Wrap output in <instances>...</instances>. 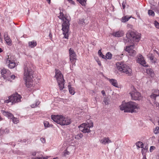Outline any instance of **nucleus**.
Returning <instances> with one entry per match:
<instances>
[{
	"label": "nucleus",
	"mask_w": 159,
	"mask_h": 159,
	"mask_svg": "<svg viewBox=\"0 0 159 159\" xmlns=\"http://www.w3.org/2000/svg\"><path fill=\"white\" fill-rule=\"evenodd\" d=\"M16 77V76L14 75H12L10 76V79L11 78L12 79H14ZM10 80V79H9V80Z\"/></svg>",
	"instance_id": "09e8293b"
},
{
	"label": "nucleus",
	"mask_w": 159,
	"mask_h": 159,
	"mask_svg": "<svg viewBox=\"0 0 159 159\" xmlns=\"http://www.w3.org/2000/svg\"><path fill=\"white\" fill-rule=\"evenodd\" d=\"M49 36L50 37H51V36H52V35H51V34H50L49 35Z\"/></svg>",
	"instance_id": "69168bd1"
},
{
	"label": "nucleus",
	"mask_w": 159,
	"mask_h": 159,
	"mask_svg": "<svg viewBox=\"0 0 159 159\" xmlns=\"http://www.w3.org/2000/svg\"><path fill=\"white\" fill-rule=\"evenodd\" d=\"M154 132L155 134H157L159 133V127H156L154 130Z\"/></svg>",
	"instance_id": "f704fd0d"
},
{
	"label": "nucleus",
	"mask_w": 159,
	"mask_h": 159,
	"mask_svg": "<svg viewBox=\"0 0 159 159\" xmlns=\"http://www.w3.org/2000/svg\"><path fill=\"white\" fill-rule=\"evenodd\" d=\"M112 34L115 37H120L123 36L124 32L122 30H119L116 32H113Z\"/></svg>",
	"instance_id": "2eb2a0df"
},
{
	"label": "nucleus",
	"mask_w": 159,
	"mask_h": 159,
	"mask_svg": "<svg viewBox=\"0 0 159 159\" xmlns=\"http://www.w3.org/2000/svg\"><path fill=\"white\" fill-rule=\"evenodd\" d=\"M83 136L82 134L81 133H79L77 135H75V139H79L80 138H82Z\"/></svg>",
	"instance_id": "c756f323"
},
{
	"label": "nucleus",
	"mask_w": 159,
	"mask_h": 159,
	"mask_svg": "<svg viewBox=\"0 0 159 159\" xmlns=\"http://www.w3.org/2000/svg\"><path fill=\"white\" fill-rule=\"evenodd\" d=\"M100 57H102V58H103L106 59V58H105L106 56H104V55H103V54H102V55Z\"/></svg>",
	"instance_id": "6e6d98bb"
},
{
	"label": "nucleus",
	"mask_w": 159,
	"mask_h": 159,
	"mask_svg": "<svg viewBox=\"0 0 159 159\" xmlns=\"http://www.w3.org/2000/svg\"><path fill=\"white\" fill-rule=\"evenodd\" d=\"M85 22L84 21V19H80L79 20L78 23L80 25H84L85 24Z\"/></svg>",
	"instance_id": "473e14b6"
},
{
	"label": "nucleus",
	"mask_w": 159,
	"mask_h": 159,
	"mask_svg": "<svg viewBox=\"0 0 159 159\" xmlns=\"http://www.w3.org/2000/svg\"><path fill=\"white\" fill-rule=\"evenodd\" d=\"M154 25L156 28L159 29V23L157 21H155L154 22Z\"/></svg>",
	"instance_id": "4c0bfd02"
},
{
	"label": "nucleus",
	"mask_w": 159,
	"mask_h": 159,
	"mask_svg": "<svg viewBox=\"0 0 159 159\" xmlns=\"http://www.w3.org/2000/svg\"><path fill=\"white\" fill-rule=\"evenodd\" d=\"M4 38L7 43L8 45L11 44V40L9 37H8L7 34H5L4 35Z\"/></svg>",
	"instance_id": "aec40b11"
},
{
	"label": "nucleus",
	"mask_w": 159,
	"mask_h": 159,
	"mask_svg": "<svg viewBox=\"0 0 159 159\" xmlns=\"http://www.w3.org/2000/svg\"><path fill=\"white\" fill-rule=\"evenodd\" d=\"M40 103L39 101H37L35 104H33L31 106V107L34 108L36 107L38 105H39Z\"/></svg>",
	"instance_id": "c9c22d12"
},
{
	"label": "nucleus",
	"mask_w": 159,
	"mask_h": 159,
	"mask_svg": "<svg viewBox=\"0 0 159 159\" xmlns=\"http://www.w3.org/2000/svg\"><path fill=\"white\" fill-rule=\"evenodd\" d=\"M112 54L110 52H107L106 55V58L107 59H111V58Z\"/></svg>",
	"instance_id": "cd10ccee"
},
{
	"label": "nucleus",
	"mask_w": 159,
	"mask_h": 159,
	"mask_svg": "<svg viewBox=\"0 0 159 159\" xmlns=\"http://www.w3.org/2000/svg\"><path fill=\"white\" fill-rule=\"evenodd\" d=\"M10 100L11 102L13 103L21 102V96L18 94L17 93H16L12 95L9 96Z\"/></svg>",
	"instance_id": "9d476101"
},
{
	"label": "nucleus",
	"mask_w": 159,
	"mask_h": 159,
	"mask_svg": "<svg viewBox=\"0 0 159 159\" xmlns=\"http://www.w3.org/2000/svg\"><path fill=\"white\" fill-rule=\"evenodd\" d=\"M93 127V123L91 122L89 123H83L79 126V130L84 133H89L90 131V128Z\"/></svg>",
	"instance_id": "6e6552de"
},
{
	"label": "nucleus",
	"mask_w": 159,
	"mask_h": 159,
	"mask_svg": "<svg viewBox=\"0 0 159 159\" xmlns=\"http://www.w3.org/2000/svg\"><path fill=\"white\" fill-rule=\"evenodd\" d=\"M148 13L150 16H154L155 15V13L152 10H149L148 11Z\"/></svg>",
	"instance_id": "72a5a7b5"
},
{
	"label": "nucleus",
	"mask_w": 159,
	"mask_h": 159,
	"mask_svg": "<svg viewBox=\"0 0 159 159\" xmlns=\"http://www.w3.org/2000/svg\"><path fill=\"white\" fill-rule=\"evenodd\" d=\"M51 118L55 122L61 125H69L71 122L70 118L61 115H52Z\"/></svg>",
	"instance_id": "39448f33"
},
{
	"label": "nucleus",
	"mask_w": 159,
	"mask_h": 159,
	"mask_svg": "<svg viewBox=\"0 0 159 159\" xmlns=\"http://www.w3.org/2000/svg\"><path fill=\"white\" fill-rule=\"evenodd\" d=\"M154 51L155 52L157 53V54L159 55V53L157 51H156V50H154Z\"/></svg>",
	"instance_id": "13d9d810"
},
{
	"label": "nucleus",
	"mask_w": 159,
	"mask_h": 159,
	"mask_svg": "<svg viewBox=\"0 0 159 159\" xmlns=\"http://www.w3.org/2000/svg\"><path fill=\"white\" fill-rule=\"evenodd\" d=\"M9 102H11L10 100L9 96L8 97V99L6 100L5 101V102L8 103Z\"/></svg>",
	"instance_id": "49530a36"
},
{
	"label": "nucleus",
	"mask_w": 159,
	"mask_h": 159,
	"mask_svg": "<svg viewBox=\"0 0 159 159\" xmlns=\"http://www.w3.org/2000/svg\"><path fill=\"white\" fill-rule=\"evenodd\" d=\"M130 18V17H128L127 16H124L121 18V21L122 22H125L128 21Z\"/></svg>",
	"instance_id": "bb28decb"
},
{
	"label": "nucleus",
	"mask_w": 159,
	"mask_h": 159,
	"mask_svg": "<svg viewBox=\"0 0 159 159\" xmlns=\"http://www.w3.org/2000/svg\"><path fill=\"white\" fill-rule=\"evenodd\" d=\"M109 81L114 86L118 87V84L116 80L114 79H110Z\"/></svg>",
	"instance_id": "5701e85b"
},
{
	"label": "nucleus",
	"mask_w": 159,
	"mask_h": 159,
	"mask_svg": "<svg viewBox=\"0 0 159 159\" xmlns=\"http://www.w3.org/2000/svg\"><path fill=\"white\" fill-rule=\"evenodd\" d=\"M15 59L14 56L11 55L7 56L6 58V63L8 64L9 62L15 61Z\"/></svg>",
	"instance_id": "f3484780"
},
{
	"label": "nucleus",
	"mask_w": 159,
	"mask_h": 159,
	"mask_svg": "<svg viewBox=\"0 0 159 159\" xmlns=\"http://www.w3.org/2000/svg\"><path fill=\"white\" fill-rule=\"evenodd\" d=\"M68 87L69 88V92L70 94L73 95H74L75 93L74 88L71 87L70 85H68Z\"/></svg>",
	"instance_id": "a878e982"
},
{
	"label": "nucleus",
	"mask_w": 159,
	"mask_h": 159,
	"mask_svg": "<svg viewBox=\"0 0 159 159\" xmlns=\"http://www.w3.org/2000/svg\"><path fill=\"white\" fill-rule=\"evenodd\" d=\"M126 38L124 39L125 43L132 41L138 42L140 40V34L131 31H129L126 34Z\"/></svg>",
	"instance_id": "20e7f679"
},
{
	"label": "nucleus",
	"mask_w": 159,
	"mask_h": 159,
	"mask_svg": "<svg viewBox=\"0 0 159 159\" xmlns=\"http://www.w3.org/2000/svg\"><path fill=\"white\" fill-rule=\"evenodd\" d=\"M98 53L99 55L100 56H101L102 55V54L101 52V50H100L98 51Z\"/></svg>",
	"instance_id": "8fccbe9b"
},
{
	"label": "nucleus",
	"mask_w": 159,
	"mask_h": 159,
	"mask_svg": "<svg viewBox=\"0 0 159 159\" xmlns=\"http://www.w3.org/2000/svg\"><path fill=\"white\" fill-rule=\"evenodd\" d=\"M143 159H147L145 157V156H144L143 157Z\"/></svg>",
	"instance_id": "e2e57ef3"
},
{
	"label": "nucleus",
	"mask_w": 159,
	"mask_h": 159,
	"mask_svg": "<svg viewBox=\"0 0 159 159\" xmlns=\"http://www.w3.org/2000/svg\"><path fill=\"white\" fill-rule=\"evenodd\" d=\"M152 91L153 93L150 95V97L155 100L156 97L159 96V90L153 89Z\"/></svg>",
	"instance_id": "4468645a"
},
{
	"label": "nucleus",
	"mask_w": 159,
	"mask_h": 159,
	"mask_svg": "<svg viewBox=\"0 0 159 159\" xmlns=\"http://www.w3.org/2000/svg\"><path fill=\"white\" fill-rule=\"evenodd\" d=\"M70 57V61L72 64V66H75V62L76 61V54L74 50L70 48L69 49Z\"/></svg>",
	"instance_id": "f8f14e48"
},
{
	"label": "nucleus",
	"mask_w": 159,
	"mask_h": 159,
	"mask_svg": "<svg viewBox=\"0 0 159 159\" xmlns=\"http://www.w3.org/2000/svg\"><path fill=\"white\" fill-rule=\"evenodd\" d=\"M11 119H12V120L14 123L17 124L19 122V120L18 118L15 117L13 116V117Z\"/></svg>",
	"instance_id": "7c9ffc66"
},
{
	"label": "nucleus",
	"mask_w": 159,
	"mask_h": 159,
	"mask_svg": "<svg viewBox=\"0 0 159 159\" xmlns=\"http://www.w3.org/2000/svg\"><path fill=\"white\" fill-rule=\"evenodd\" d=\"M132 99L134 100H139L142 98L140 93L136 90L132 91L129 93Z\"/></svg>",
	"instance_id": "9b49d317"
},
{
	"label": "nucleus",
	"mask_w": 159,
	"mask_h": 159,
	"mask_svg": "<svg viewBox=\"0 0 159 159\" xmlns=\"http://www.w3.org/2000/svg\"><path fill=\"white\" fill-rule=\"evenodd\" d=\"M50 1L51 0H47V2L49 4H50Z\"/></svg>",
	"instance_id": "4d7b16f0"
},
{
	"label": "nucleus",
	"mask_w": 159,
	"mask_h": 159,
	"mask_svg": "<svg viewBox=\"0 0 159 159\" xmlns=\"http://www.w3.org/2000/svg\"><path fill=\"white\" fill-rule=\"evenodd\" d=\"M155 149V147L154 146H151L150 149V152H152Z\"/></svg>",
	"instance_id": "ea45409f"
},
{
	"label": "nucleus",
	"mask_w": 159,
	"mask_h": 159,
	"mask_svg": "<svg viewBox=\"0 0 159 159\" xmlns=\"http://www.w3.org/2000/svg\"><path fill=\"white\" fill-rule=\"evenodd\" d=\"M29 46L30 48H33L37 45V43L35 41L33 40L28 42Z\"/></svg>",
	"instance_id": "412c9836"
},
{
	"label": "nucleus",
	"mask_w": 159,
	"mask_h": 159,
	"mask_svg": "<svg viewBox=\"0 0 159 159\" xmlns=\"http://www.w3.org/2000/svg\"><path fill=\"white\" fill-rule=\"evenodd\" d=\"M44 124L45 127H49V125H50L48 122L46 121L44 122Z\"/></svg>",
	"instance_id": "e433bc0d"
},
{
	"label": "nucleus",
	"mask_w": 159,
	"mask_h": 159,
	"mask_svg": "<svg viewBox=\"0 0 159 159\" xmlns=\"http://www.w3.org/2000/svg\"><path fill=\"white\" fill-rule=\"evenodd\" d=\"M120 109L125 112L131 113L137 112L139 109L138 104L134 102L130 101L126 103L122 102L120 106Z\"/></svg>",
	"instance_id": "f257e3e1"
},
{
	"label": "nucleus",
	"mask_w": 159,
	"mask_h": 159,
	"mask_svg": "<svg viewBox=\"0 0 159 159\" xmlns=\"http://www.w3.org/2000/svg\"><path fill=\"white\" fill-rule=\"evenodd\" d=\"M60 15L58 16L60 19L62 20L63 21V23L62 25V30L64 37L65 38L68 39L69 35L70 33L69 30V20L64 16L62 12H60Z\"/></svg>",
	"instance_id": "7ed1b4c3"
},
{
	"label": "nucleus",
	"mask_w": 159,
	"mask_h": 159,
	"mask_svg": "<svg viewBox=\"0 0 159 159\" xmlns=\"http://www.w3.org/2000/svg\"><path fill=\"white\" fill-rule=\"evenodd\" d=\"M57 159V158H54L53 159Z\"/></svg>",
	"instance_id": "774afa93"
},
{
	"label": "nucleus",
	"mask_w": 159,
	"mask_h": 159,
	"mask_svg": "<svg viewBox=\"0 0 159 159\" xmlns=\"http://www.w3.org/2000/svg\"><path fill=\"white\" fill-rule=\"evenodd\" d=\"M2 50L0 48V52H2Z\"/></svg>",
	"instance_id": "052dcab7"
},
{
	"label": "nucleus",
	"mask_w": 159,
	"mask_h": 159,
	"mask_svg": "<svg viewBox=\"0 0 159 159\" xmlns=\"http://www.w3.org/2000/svg\"><path fill=\"white\" fill-rule=\"evenodd\" d=\"M146 73L150 75H152L153 73V70L150 68L147 69H146Z\"/></svg>",
	"instance_id": "c85d7f7f"
},
{
	"label": "nucleus",
	"mask_w": 159,
	"mask_h": 159,
	"mask_svg": "<svg viewBox=\"0 0 159 159\" xmlns=\"http://www.w3.org/2000/svg\"><path fill=\"white\" fill-rule=\"evenodd\" d=\"M116 65L117 69L119 71H122L128 75L130 76L131 75L132 69L125 63L122 62H118L116 63Z\"/></svg>",
	"instance_id": "423d86ee"
},
{
	"label": "nucleus",
	"mask_w": 159,
	"mask_h": 159,
	"mask_svg": "<svg viewBox=\"0 0 159 159\" xmlns=\"http://www.w3.org/2000/svg\"><path fill=\"white\" fill-rule=\"evenodd\" d=\"M137 62L145 67H148V65L146 64L143 57L141 54H139L138 56L137 60Z\"/></svg>",
	"instance_id": "ddd939ff"
},
{
	"label": "nucleus",
	"mask_w": 159,
	"mask_h": 159,
	"mask_svg": "<svg viewBox=\"0 0 159 159\" xmlns=\"http://www.w3.org/2000/svg\"><path fill=\"white\" fill-rule=\"evenodd\" d=\"M56 75L55 76L56 78L57 82L60 90H62L64 88V82L63 76L59 70H56Z\"/></svg>",
	"instance_id": "0eeeda50"
},
{
	"label": "nucleus",
	"mask_w": 159,
	"mask_h": 159,
	"mask_svg": "<svg viewBox=\"0 0 159 159\" xmlns=\"http://www.w3.org/2000/svg\"><path fill=\"white\" fill-rule=\"evenodd\" d=\"M4 133V131L1 129H0V135H1Z\"/></svg>",
	"instance_id": "603ef678"
},
{
	"label": "nucleus",
	"mask_w": 159,
	"mask_h": 159,
	"mask_svg": "<svg viewBox=\"0 0 159 159\" xmlns=\"http://www.w3.org/2000/svg\"><path fill=\"white\" fill-rule=\"evenodd\" d=\"M46 158L44 157H36L35 158H32V159H46Z\"/></svg>",
	"instance_id": "37998d69"
},
{
	"label": "nucleus",
	"mask_w": 159,
	"mask_h": 159,
	"mask_svg": "<svg viewBox=\"0 0 159 159\" xmlns=\"http://www.w3.org/2000/svg\"><path fill=\"white\" fill-rule=\"evenodd\" d=\"M10 75V73H9V74H6V76H7V77H6L5 78H4V79H7V80H9V79H10V76L9 75Z\"/></svg>",
	"instance_id": "a19ab883"
},
{
	"label": "nucleus",
	"mask_w": 159,
	"mask_h": 159,
	"mask_svg": "<svg viewBox=\"0 0 159 159\" xmlns=\"http://www.w3.org/2000/svg\"><path fill=\"white\" fill-rule=\"evenodd\" d=\"M8 64V67L10 69L13 68L16 66V64L14 61L9 62Z\"/></svg>",
	"instance_id": "393cba45"
},
{
	"label": "nucleus",
	"mask_w": 159,
	"mask_h": 159,
	"mask_svg": "<svg viewBox=\"0 0 159 159\" xmlns=\"http://www.w3.org/2000/svg\"><path fill=\"white\" fill-rule=\"evenodd\" d=\"M70 154V152H69L67 151H65L64 152V156H66L67 155H69Z\"/></svg>",
	"instance_id": "79ce46f5"
},
{
	"label": "nucleus",
	"mask_w": 159,
	"mask_h": 159,
	"mask_svg": "<svg viewBox=\"0 0 159 159\" xmlns=\"http://www.w3.org/2000/svg\"><path fill=\"white\" fill-rule=\"evenodd\" d=\"M97 62H98V64L99 65V66H101V61H97Z\"/></svg>",
	"instance_id": "5fc2aeb1"
},
{
	"label": "nucleus",
	"mask_w": 159,
	"mask_h": 159,
	"mask_svg": "<svg viewBox=\"0 0 159 159\" xmlns=\"http://www.w3.org/2000/svg\"><path fill=\"white\" fill-rule=\"evenodd\" d=\"M1 71L2 76L3 78H5L7 77L6 74H9L10 73L9 70H7L5 69H3L1 70Z\"/></svg>",
	"instance_id": "6ab92c4d"
},
{
	"label": "nucleus",
	"mask_w": 159,
	"mask_h": 159,
	"mask_svg": "<svg viewBox=\"0 0 159 159\" xmlns=\"http://www.w3.org/2000/svg\"><path fill=\"white\" fill-rule=\"evenodd\" d=\"M127 27L128 28H129L131 29L133 27V25H131V24H128L127 25Z\"/></svg>",
	"instance_id": "a18cd8bd"
},
{
	"label": "nucleus",
	"mask_w": 159,
	"mask_h": 159,
	"mask_svg": "<svg viewBox=\"0 0 159 159\" xmlns=\"http://www.w3.org/2000/svg\"><path fill=\"white\" fill-rule=\"evenodd\" d=\"M155 11H157V12H159V11H158L157 9H155Z\"/></svg>",
	"instance_id": "bf43d9fd"
},
{
	"label": "nucleus",
	"mask_w": 159,
	"mask_h": 159,
	"mask_svg": "<svg viewBox=\"0 0 159 159\" xmlns=\"http://www.w3.org/2000/svg\"><path fill=\"white\" fill-rule=\"evenodd\" d=\"M136 146L139 148H143V149L142 150V152H143V150L145 149L143 148V143L139 141L136 143Z\"/></svg>",
	"instance_id": "b1692460"
},
{
	"label": "nucleus",
	"mask_w": 159,
	"mask_h": 159,
	"mask_svg": "<svg viewBox=\"0 0 159 159\" xmlns=\"http://www.w3.org/2000/svg\"><path fill=\"white\" fill-rule=\"evenodd\" d=\"M24 69V78L25 80V84L27 87L30 88L33 85L34 80L32 78L34 72L29 67V64L27 63H26Z\"/></svg>",
	"instance_id": "f03ea898"
},
{
	"label": "nucleus",
	"mask_w": 159,
	"mask_h": 159,
	"mask_svg": "<svg viewBox=\"0 0 159 159\" xmlns=\"http://www.w3.org/2000/svg\"><path fill=\"white\" fill-rule=\"evenodd\" d=\"M126 4V1L125 0L122 3V7L123 9H124L125 8Z\"/></svg>",
	"instance_id": "58836bf2"
},
{
	"label": "nucleus",
	"mask_w": 159,
	"mask_h": 159,
	"mask_svg": "<svg viewBox=\"0 0 159 159\" xmlns=\"http://www.w3.org/2000/svg\"><path fill=\"white\" fill-rule=\"evenodd\" d=\"M149 58L152 63L155 64L157 62V59L156 58H155L153 54H151V56L149 57Z\"/></svg>",
	"instance_id": "4be33fe9"
},
{
	"label": "nucleus",
	"mask_w": 159,
	"mask_h": 159,
	"mask_svg": "<svg viewBox=\"0 0 159 159\" xmlns=\"http://www.w3.org/2000/svg\"><path fill=\"white\" fill-rule=\"evenodd\" d=\"M135 48L134 44L126 46L125 49V51L127 52L129 55L131 56H134L136 53V52L134 49Z\"/></svg>",
	"instance_id": "1a4fd4ad"
},
{
	"label": "nucleus",
	"mask_w": 159,
	"mask_h": 159,
	"mask_svg": "<svg viewBox=\"0 0 159 159\" xmlns=\"http://www.w3.org/2000/svg\"><path fill=\"white\" fill-rule=\"evenodd\" d=\"M71 4H75V2L73 1L72 0H67Z\"/></svg>",
	"instance_id": "3c124183"
},
{
	"label": "nucleus",
	"mask_w": 159,
	"mask_h": 159,
	"mask_svg": "<svg viewBox=\"0 0 159 159\" xmlns=\"http://www.w3.org/2000/svg\"><path fill=\"white\" fill-rule=\"evenodd\" d=\"M101 143L103 144L106 145L111 142V140L108 137L104 138L100 140Z\"/></svg>",
	"instance_id": "dca6fc26"
},
{
	"label": "nucleus",
	"mask_w": 159,
	"mask_h": 159,
	"mask_svg": "<svg viewBox=\"0 0 159 159\" xmlns=\"http://www.w3.org/2000/svg\"><path fill=\"white\" fill-rule=\"evenodd\" d=\"M2 113L4 116L7 117L8 118L11 119L13 117V115L11 113L5 111L4 110H2Z\"/></svg>",
	"instance_id": "a211bd4d"
},
{
	"label": "nucleus",
	"mask_w": 159,
	"mask_h": 159,
	"mask_svg": "<svg viewBox=\"0 0 159 159\" xmlns=\"http://www.w3.org/2000/svg\"><path fill=\"white\" fill-rule=\"evenodd\" d=\"M9 129H5L4 130V132L6 134H8L9 133Z\"/></svg>",
	"instance_id": "de8ad7c7"
},
{
	"label": "nucleus",
	"mask_w": 159,
	"mask_h": 159,
	"mask_svg": "<svg viewBox=\"0 0 159 159\" xmlns=\"http://www.w3.org/2000/svg\"><path fill=\"white\" fill-rule=\"evenodd\" d=\"M103 102L106 105H108L110 102L109 99L108 98H104Z\"/></svg>",
	"instance_id": "2f4dec72"
},
{
	"label": "nucleus",
	"mask_w": 159,
	"mask_h": 159,
	"mask_svg": "<svg viewBox=\"0 0 159 159\" xmlns=\"http://www.w3.org/2000/svg\"><path fill=\"white\" fill-rule=\"evenodd\" d=\"M40 140L43 143H44L45 142V139L44 138H41L40 139Z\"/></svg>",
	"instance_id": "c03bdc74"
},
{
	"label": "nucleus",
	"mask_w": 159,
	"mask_h": 159,
	"mask_svg": "<svg viewBox=\"0 0 159 159\" xmlns=\"http://www.w3.org/2000/svg\"><path fill=\"white\" fill-rule=\"evenodd\" d=\"M101 93L104 96L106 95L105 93L104 90H102L101 92Z\"/></svg>",
	"instance_id": "864d4df0"
},
{
	"label": "nucleus",
	"mask_w": 159,
	"mask_h": 159,
	"mask_svg": "<svg viewBox=\"0 0 159 159\" xmlns=\"http://www.w3.org/2000/svg\"><path fill=\"white\" fill-rule=\"evenodd\" d=\"M2 120V119L1 118V117H0V121L1 120Z\"/></svg>",
	"instance_id": "338daca9"
},
{
	"label": "nucleus",
	"mask_w": 159,
	"mask_h": 159,
	"mask_svg": "<svg viewBox=\"0 0 159 159\" xmlns=\"http://www.w3.org/2000/svg\"><path fill=\"white\" fill-rule=\"evenodd\" d=\"M1 33H0V39L2 40V39H1Z\"/></svg>",
	"instance_id": "0e129e2a"
},
{
	"label": "nucleus",
	"mask_w": 159,
	"mask_h": 159,
	"mask_svg": "<svg viewBox=\"0 0 159 159\" xmlns=\"http://www.w3.org/2000/svg\"><path fill=\"white\" fill-rule=\"evenodd\" d=\"M22 141L23 142H25H25H26V140H25V139H23V140Z\"/></svg>",
	"instance_id": "680f3d73"
}]
</instances>
